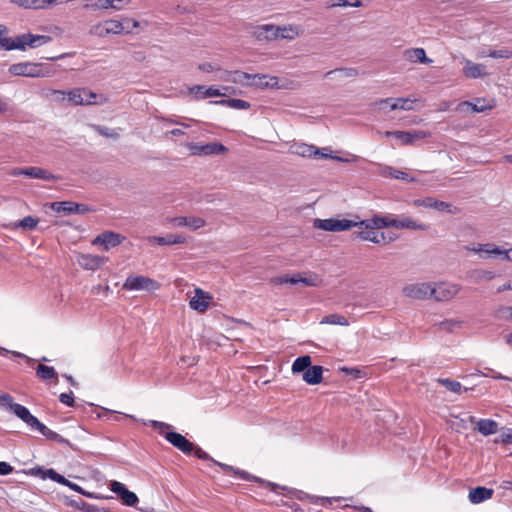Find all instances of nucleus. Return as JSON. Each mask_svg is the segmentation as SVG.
Returning a JSON list of instances; mask_svg holds the SVG:
<instances>
[{"instance_id": "1", "label": "nucleus", "mask_w": 512, "mask_h": 512, "mask_svg": "<svg viewBox=\"0 0 512 512\" xmlns=\"http://www.w3.org/2000/svg\"><path fill=\"white\" fill-rule=\"evenodd\" d=\"M0 407L3 409L11 411L15 416H17L20 420H22L31 430H37L43 436H45L48 440L57 442V443H67V440L64 439L60 434L55 431H52L43 423H41L37 417H35L29 409L19 403H15L14 399L9 394L0 395Z\"/></svg>"}, {"instance_id": "2", "label": "nucleus", "mask_w": 512, "mask_h": 512, "mask_svg": "<svg viewBox=\"0 0 512 512\" xmlns=\"http://www.w3.org/2000/svg\"><path fill=\"white\" fill-rule=\"evenodd\" d=\"M137 27H139V22L131 18H123L121 21L107 19L92 25L89 29V34L91 36L104 38L109 35L128 34L132 29Z\"/></svg>"}, {"instance_id": "3", "label": "nucleus", "mask_w": 512, "mask_h": 512, "mask_svg": "<svg viewBox=\"0 0 512 512\" xmlns=\"http://www.w3.org/2000/svg\"><path fill=\"white\" fill-rule=\"evenodd\" d=\"M51 40L52 38L48 35H34L31 33H25L18 35L15 38H2V40H0V46L7 51H25L27 48L40 47L44 44L51 42Z\"/></svg>"}, {"instance_id": "4", "label": "nucleus", "mask_w": 512, "mask_h": 512, "mask_svg": "<svg viewBox=\"0 0 512 512\" xmlns=\"http://www.w3.org/2000/svg\"><path fill=\"white\" fill-rule=\"evenodd\" d=\"M144 425H150L154 429H156L159 434L164 435L165 439L172 444L174 447L179 449L184 454H190L194 450V444L190 442L186 437L177 432H166V430L172 428L170 424L157 421V420H148L144 421Z\"/></svg>"}, {"instance_id": "5", "label": "nucleus", "mask_w": 512, "mask_h": 512, "mask_svg": "<svg viewBox=\"0 0 512 512\" xmlns=\"http://www.w3.org/2000/svg\"><path fill=\"white\" fill-rule=\"evenodd\" d=\"M9 73L15 76H24L31 78H44L54 75V70L42 63L20 62L12 64Z\"/></svg>"}, {"instance_id": "6", "label": "nucleus", "mask_w": 512, "mask_h": 512, "mask_svg": "<svg viewBox=\"0 0 512 512\" xmlns=\"http://www.w3.org/2000/svg\"><path fill=\"white\" fill-rule=\"evenodd\" d=\"M467 251L478 254L481 258H501L510 260L508 249H502L493 243L470 244L465 247Z\"/></svg>"}, {"instance_id": "7", "label": "nucleus", "mask_w": 512, "mask_h": 512, "mask_svg": "<svg viewBox=\"0 0 512 512\" xmlns=\"http://www.w3.org/2000/svg\"><path fill=\"white\" fill-rule=\"evenodd\" d=\"M187 149L193 156L221 155L227 153L228 149L219 142L210 143H187Z\"/></svg>"}, {"instance_id": "8", "label": "nucleus", "mask_w": 512, "mask_h": 512, "mask_svg": "<svg viewBox=\"0 0 512 512\" xmlns=\"http://www.w3.org/2000/svg\"><path fill=\"white\" fill-rule=\"evenodd\" d=\"M314 227L324 231L340 232L350 230L353 227H358L357 221L349 219H315Z\"/></svg>"}, {"instance_id": "9", "label": "nucleus", "mask_w": 512, "mask_h": 512, "mask_svg": "<svg viewBox=\"0 0 512 512\" xmlns=\"http://www.w3.org/2000/svg\"><path fill=\"white\" fill-rule=\"evenodd\" d=\"M159 288V283L143 275H131L127 277L123 284V289L130 291H154Z\"/></svg>"}, {"instance_id": "10", "label": "nucleus", "mask_w": 512, "mask_h": 512, "mask_svg": "<svg viewBox=\"0 0 512 512\" xmlns=\"http://www.w3.org/2000/svg\"><path fill=\"white\" fill-rule=\"evenodd\" d=\"M415 101L410 98H386L376 101L373 105L386 113L394 110L409 111L413 109Z\"/></svg>"}, {"instance_id": "11", "label": "nucleus", "mask_w": 512, "mask_h": 512, "mask_svg": "<svg viewBox=\"0 0 512 512\" xmlns=\"http://www.w3.org/2000/svg\"><path fill=\"white\" fill-rule=\"evenodd\" d=\"M402 293L405 297L425 300L432 297V284L431 283H412L403 287Z\"/></svg>"}, {"instance_id": "12", "label": "nucleus", "mask_w": 512, "mask_h": 512, "mask_svg": "<svg viewBox=\"0 0 512 512\" xmlns=\"http://www.w3.org/2000/svg\"><path fill=\"white\" fill-rule=\"evenodd\" d=\"M460 291L457 284L439 283L432 284V297L436 301L446 302L453 299Z\"/></svg>"}, {"instance_id": "13", "label": "nucleus", "mask_w": 512, "mask_h": 512, "mask_svg": "<svg viewBox=\"0 0 512 512\" xmlns=\"http://www.w3.org/2000/svg\"><path fill=\"white\" fill-rule=\"evenodd\" d=\"M361 230L354 232L352 234L354 239H360L365 241H371L375 244H386L393 241L392 237H389L388 239L385 236L384 232L377 231L376 228H365V227H359Z\"/></svg>"}, {"instance_id": "14", "label": "nucleus", "mask_w": 512, "mask_h": 512, "mask_svg": "<svg viewBox=\"0 0 512 512\" xmlns=\"http://www.w3.org/2000/svg\"><path fill=\"white\" fill-rule=\"evenodd\" d=\"M272 282L276 285H279V284L296 285V284L301 283L305 286H316L317 285V277H315V276L305 277L301 273H295L292 276L285 275V276L276 277L272 280Z\"/></svg>"}, {"instance_id": "15", "label": "nucleus", "mask_w": 512, "mask_h": 512, "mask_svg": "<svg viewBox=\"0 0 512 512\" xmlns=\"http://www.w3.org/2000/svg\"><path fill=\"white\" fill-rule=\"evenodd\" d=\"M53 211L65 214H84L90 211V208L85 204H78L71 201L53 202L51 204Z\"/></svg>"}, {"instance_id": "16", "label": "nucleus", "mask_w": 512, "mask_h": 512, "mask_svg": "<svg viewBox=\"0 0 512 512\" xmlns=\"http://www.w3.org/2000/svg\"><path fill=\"white\" fill-rule=\"evenodd\" d=\"M110 489L112 492L117 494L127 506H135L139 501L137 495L134 492L129 491L121 482L112 481L110 483Z\"/></svg>"}, {"instance_id": "17", "label": "nucleus", "mask_w": 512, "mask_h": 512, "mask_svg": "<svg viewBox=\"0 0 512 512\" xmlns=\"http://www.w3.org/2000/svg\"><path fill=\"white\" fill-rule=\"evenodd\" d=\"M413 204L416 207H425V208L435 209V210H438L441 212L455 213V211L452 209V205L450 203H447L444 201H439L432 197H427L424 199H416V200H414Z\"/></svg>"}, {"instance_id": "18", "label": "nucleus", "mask_w": 512, "mask_h": 512, "mask_svg": "<svg viewBox=\"0 0 512 512\" xmlns=\"http://www.w3.org/2000/svg\"><path fill=\"white\" fill-rule=\"evenodd\" d=\"M430 136L431 133L424 130L398 131V133H394V137L398 139L402 145H412L416 141Z\"/></svg>"}, {"instance_id": "19", "label": "nucleus", "mask_w": 512, "mask_h": 512, "mask_svg": "<svg viewBox=\"0 0 512 512\" xmlns=\"http://www.w3.org/2000/svg\"><path fill=\"white\" fill-rule=\"evenodd\" d=\"M131 2L132 0H95L91 4L85 5V8H91L94 10L114 9L116 11H120Z\"/></svg>"}, {"instance_id": "20", "label": "nucleus", "mask_w": 512, "mask_h": 512, "mask_svg": "<svg viewBox=\"0 0 512 512\" xmlns=\"http://www.w3.org/2000/svg\"><path fill=\"white\" fill-rule=\"evenodd\" d=\"M53 94H59L64 96L67 94L68 101L74 105H92L94 103L93 100L84 99V94L87 93L86 88H74L67 93L61 90H52Z\"/></svg>"}, {"instance_id": "21", "label": "nucleus", "mask_w": 512, "mask_h": 512, "mask_svg": "<svg viewBox=\"0 0 512 512\" xmlns=\"http://www.w3.org/2000/svg\"><path fill=\"white\" fill-rule=\"evenodd\" d=\"M107 261L106 257L92 254H79L77 263L85 270H96Z\"/></svg>"}, {"instance_id": "22", "label": "nucleus", "mask_w": 512, "mask_h": 512, "mask_svg": "<svg viewBox=\"0 0 512 512\" xmlns=\"http://www.w3.org/2000/svg\"><path fill=\"white\" fill-rule=\"evenodd\" d=\"M280 27L271 25V24H265L257 26L254 30V36L259 41H272L279 39V32Z\"/></svg>"}, {"instance_id": "23", "label": "nucleus", "mask_w": 512, "mask_h": 512, "mask_svg": "<svg viewBox=\"0 0 512 512\" xmlns=\"http://www.w3.org/2000/svg\"><path fill=\"white\" fill-rule=\"evenodd\" d=\"M428 225L424 223H419L413 218L405 215L398 216L397 218H393V228L395 229H411V230H421L425 231L428 229Z\"/></svg>"}, {"instance_id": "24", "label": "nucleus", "mask_w": 512, "mask_h": 512, "mask_svg": "<svg viewBox=\"0 0 512 512\" xmlns=\"http://www.w3.org/2000/svg\"><path fill=\"white\" fill-rule=\"evenodd\" d=\"M494 104L489 103L485 98H477L475 102L463 101L458 104L456 110L463 112L465 108H471L473 112L481 113L491 110Z\"/></svg>"}, {"instance_id": "25", "label": "nucleus", "mask_w": 512, "mask_h": 512, "mask_svg": "<svg viewBox=\"0 0 512 512\" xmlns=\"http://www.w3.org/2000/svg\"><path fill=\"white\" fill-rule=\"evenodd\" d=\"M358 227H365V228H376V229H382V228H388L393 227V218L389 216H374L371 219H365L357 222Z\"/></svg>"}, {"instance_id": "26", "label": "nucleus", "mask_w": 512, "mask_h": 512, "mask_svg": "<svg viewBox=\"0 0 512 512\" xmlns=\"http://www.w3.org/2000/svg\"><path fill=\"white\" fill-rule=\"evenodd\" d=\"M124 237L114 232H104L97 236L93 241L94 244H101L105 250H109L111 247H116L122 243Z\"/></svg>"}, {"instance_id": "27", "label": "nucleus", "mask_w": 512, "mask_h": 512, "mask_svg": "<svg viewBox=\"0 0 512 512\" xmlns=\"http://www.w3.org/2000/svg\"><path fill=\"white\" fill-rule=\"evenodd\" d=\"M211 297L203 290L196 288L195 295L190 299V307L193 310L204 312L208 309Z\"/></svg>"}, {"instance_id": "28", "label": "nucleus", "mask_w": 512, "mask_h": 512, "mask_svg": "<svg viewBox=\"0 0 512 512\" xmlns=\"http://www.w3.org/2000/svg\"><path fill=\"white\" fill-rule=\"evenodd\" d=\"M172 222L178 227H188L191 230H197L205 226V220L200 217H175Z\"/></svg>"}, {"instance_id": "29", "label": "nucleus", "mask_w": 512, "mask_h": 512, "mask_svg": "<svg viewBox=\"0 0 512 512\" xmlns=\"http://www.w3.org/2000/svg\"><path fill=\"white\" fill-rule=\"evenodd\" d=\"M148 241L158 245H174L185 243L186 237L180 234H167L166 236H150Z\"/></svg>"}, {"instance_id": "30", "label": "nucleus", "mask_w": 512, "mask_h": 512, "mask_svg": "<svg viewBox=\"0 0 512 512\" xmlns=\"http://www.w3.org/2000/svg\"><path fill=\"white\" fill-rule=\"evenodd\" d=\"M404 57L406 60L412 63H423L430 64L432 63V59L426 56V52L423 48H410L404 51Z\"/></svg>"}, {"instance_id": "31", "label": "nucleus", "mask_w": 512, "mask_h": 512, "mask_svg": "<svg viewBox=\"0 0 512 512\" xmlns=\"http://www.w3.org/2000/svg\"><path fill=\"white\" fill-rule=\"evenodd\" d=\"M323 367L319 365L311 366L303 373V380L309 385H317L322 382Z\"/></svg>"}, {"instance_id": "32", "label": "nucleus", "mask_w": 512, "mask_h": 512, "mask_svg": "<svg viewBox=\"0 0 512 512\" xmlns=\"http://www.w3.org/2000/svg\"><path fill=\"white\" fill-rule=\"evenodd\" d=\"M190 92L194 94V97L196 99H205L210 97H217L223 95L220 90L214 86H210L208 88H205L201 85L193 86L190 89Z\"/></svg>"}, {"instance_id": "33", "label": "nucleus", "mask_w": 512, "mask_h": 512, "mask_svg": "<svg viewBox=\"0 0 512 512\" xmlns=\"http://www.w3.org/2000/svg\"><path fill=\"white\" fill-rule=\"evenodd\" d=\"M493 490L486 488V487H476L472 488L469 492V500L474 503L478 504L485 500H488L492 497Z\"/></svg>"}, {"instance_id": "34", "label": "nucleus", "mask_w": 512, "mask_h": 512, "mask_svg": "<svg viewBox=\"0 0 512 512\" xmlns=\"http://www.w3.org/2000/svg\"><path fill=\"white\" fill-rule=\"evenodd\" d=\"M465 66L463 68V74L467 78L476 79L481 78L486 75V73L483 72V69L485 68L482 64H476L472 62L471 60H465Z\"/></svg>"}, {"instance_id": "35", "label": "nucleus", "mask_w": 512, "mask_h": 512, "mask_svg": "<svg viewBox=\"0 0 512 512\" xmlns=\"http://www.w3.org/2000/svg\"><path fill=\"white\" fill-rule=\"evenodd\" d=\"M251 78H254L251 80V86L250 87H256V88H267V87H274L277 85L278 81L276 77H269L263 74H252Z\"/></svg>"}, {"instance_id": "36", "label": "nucleus", "mask_w": 512, "mask_h": 512, "mask_svg": "<svg viewBox=\"0 0 512 512\" xmlns=\"http://www.w3.org/2000/svg\"><path fill=\"white\" fill-rule=\"evenodd\" d=\"M252 74L242 72V71H233L228 73V77L226 78L227 81H230L232 83L241 85L243 87H250L251 86V80L254 78H251Z\"/></svg>"}, {"instance_id": "37", "label": "nucleus", "mask_w": 512, "mask_h": 512, "mask_svg": "<svg viewBox=\"0 0 512 512\" xmlns=\"http://www.w3.org/2000/svg\"><path fill=\"white\" fill-rule=\"evenodd\" d=\"M14 4L23 9L44 10L48 9L46 0H10Z\"/></svg>"}, {"instance_id": "38", "label": "nucleus", "mask_w": 512, "mask_h": 512, "mask_svg": "<svg viewBox=\"0 0 512 512\" xmlns=\"http://www.w3.org/2000/svg\"><path fill=\"white\" fill-rule=\"evenodd\" d=\"M291 149L294 154L302 157L317 156L320 153V149L305 143L295 144L291 147Z\"/></svg>"}, {"instance_id": "39", "label": "nucleus", "mask_w": 512, "mask_h": 512, "mask_svg": "<svg viewBox=\"0 0 512 512\" xmlns=\"http://www.w3.org/2000/svg\"><path fill=\"white\" fill-rule=\"evenodd\" d=\"M25 176L42 180H54L56 177L48 170L40 167H26Z\"/></svg>"}, {"instance_id": "40", "label": "nucleus", "mask_w": 512, "mask_h": 512, "mask_svg": "<svg viewBox=\"0 0 512 512\" xmlns=\"http://www.w3.org/2000/svg\"><path fill=\"white\" fill-rule=\"evenodd\" d=\"M477 430L484 436L492 435L498 431V423L491 419H480L477 422Z\"/></svg>"}, {"instance_id": "41", "label": "nucleus", "mask_w": 512, "mask_h": 512, "mask_svg": "<svg viewBox=\"0 0 512 512\" xmlns=\"http://www.w3.org/2000/svg\"><path fill=\"white\" fill-rule=\"evenodd\" d=\"M212 462L216 465H218L219 467H221L223 469L224 472L226 473H234L235 475L239 476L241 479L243 480H248V481H259V479L257 477H254L252 475H250L249 473H247L246 471H243V470H239L237 468H234L233 466H230V465H227V464H224V463H220V462H217L215 460H212Z\"/></svg>"}, {"instance_id": "42", "label": "nucleus", "mask_w": 512, "mask_h": 512, "mask_svg": "<svg viewBox=\"0 0 512 512\" xmlns=\"http://www.w3.org/2000/svg\"><path fill=\"white\" fill-rule=\"evenodd\" d=\"M311 367V357L309 355H304L301 357H298L294 360L292 364V373H301L305 372L308 368Z\"/></svg>"}, {"instance_id": "43", "label": "nucleus", "mask_w": 512, "mask_h": 512, "mask_svg": "<svg viewBox=\"0 0 512 512\" xmlns=\"http://www.w3.org/2000/svg\"><path fill=\"white\" fill-rule=\"evenodd\" d=\"M213 104L224 105L237 110H246L250 108V103L241 99H228L220 101H212Z\"/></svg>"}, {"instance_id": "44", "label": "nucleus", "mask_w": 512, "mask_h": 512, "mask_svg": "<svg viewBox=\"0 0 512 512\" xmlns=\"http://www.w3.org/2000/svg\"><path fill=\"white\" fill-rule=\"evenodd\" d=\"M36 375L44 381L52 380L57 378V372L53 367L39 364L36 368Z\"/></svg>"}, {"instance_id": "45", "label": "nucleus", "mask_w": 512, "mask_h": 512, "mask_svg": "<svg viewBox=\"0 0 512 512\" xmlns=\"http://www.w3.org/2000/svg\"><path fill=\"white\" fill-rule=\"evenodd\" d=\"M383 175L394 179L414 181V178L410 177L406 172L394 169L390 166L383 169Z\"/></svg>"}, {"instance_id": "46", "label": "nucleus", "mask_w": 512, "mask_h": 512, "mask_svg": "<svg viewBox=\"0 0 512 512\" xmlns=\"http://www.w3.org/2000/svg\"><path fill=\"white\" fill-rule=\"evenodd\" d=\"M338 74L342 78H353L358 75V70L355 68H339L328 71L324 77L330 78L332 75Z\"/></svg>"}, {"instance_id": "47", "label": "nucleus", "mask_w": 512, "mask_h": 512, "mask_svg": "<svg viewBox=\"0 0 512 512\" xmlns=\"http://www.w3.org/2000/svg\"><path fill=\"white\" fill-rule=\"evenodd\" d=\"M322 324H332V325H341V326H348L349 321L346 317L338 314H330L325 316L322 321Z\"/></svg>"}, {"instance_id": "48", "label": "nucleus", "mask_w": 512, "mask_h": 512, "mask_svg": "<svg viewBox=\"0 0 512 512\" xmlns=\"http://www.w3.org/2000/svg\"><path fill=\"white\" fill-rule=\"evenodd\" d=\"M437 382L443 385L447 390L460 394L462 392V385L460 382L448 378H439Z\"/></svg>"}, {"instance_id": "49", "label": "nucleus", "mask_w": 512, "mask_h": 512, "mask_svg": "<svg viewBox=\"0 0 512 512\" xmlns=\"http://www.w3.org/2000/svg\"><path fill=\"white\" fill-rule=\"evenodd\" d=\"M495 277L494 272L488 270H475L471 274L474 282L480 283L482 281H490Z\"/></svg>"}, {"instance_id": "50", "label": "nucleus", "mask_w": 512, "mask_h": 512, "mask_svg": "<svg viewBox=\"0 0 512 512\" xmlns=\"http://www.w3.org/2000/svg\"><path fill=\"white\" fill-rule=\"evenodd\" d=\"M39 223V219L35 218L33 216H26L22 220H20L15 227L16 228H23L27 230H33L36 228V226Z\"/></svg>"}, {"instance_id": "51", "label": "nucleus", "mask_w": 512, "mask_h": 512, "mask_svg": "<svg viewBox=\"0 0 512 512\" xmlns=\"http://www.w3.org/2000/svg\"><path fill=\"white\" fill-rule=\"evenodd\" d=\"M279 38L280 39H294L299 35L298 29L294 26L280 27Z\"/></svg>"}, {"instance_id": "52", "label": "nucleus", "mask_w": 512, "mask_h": 512, "mask_svg": "<svg viewBox=\"0 0 512 512\" xmlns=\"http://www.w3.org/2000/svg\"><path fill=\"white\" fill-rule=\"evenodd\" d=\"M495 443L512 444V428H503L498 438L494 440Z\"/></svg>"}, {"instance_id": "53", "label": "nucleus", "mask_w": 512, "mask_h": 512, "mask_svg": "<svg viewBox=\"0 0 512 512\" xmlns=\"http://www.w3.org/2000/svg\"><path fill=\"white\" fill-rule=\"evenodd\" d=\"M95 130L102 136L112 139H118L120 134L117 130L104 126H95Z\"/></svg>"}, {"instance_id": "54", "label": "nucleus", "mask_w": 512, "mask_h": 512, "mask_svg": "<svg viewBox=\"0 0 512 512\" xmlns=\"http://www.w3.org/2000/svg\"><path fill=\"white\" fill-rule=\"evenodd\" d=\"M487 57L491 58H505L508 59L512 57V51L508 49H500V50H489V52L486 54Z\"/></svg>"}, {"instance_id": "55", "label": "nucleus", "mask_w": 512, "mask_h": 512, "mask_svg": "<svg viewBox=\"0 0 512 512\" xmlns=\"http://www.w3.org/2000/svg\"><path fill=\"white\" fill-rule=\"evenodd\" d=\"M84 99L93 100V104H103L107 101V98L103 95H98L92 91L87 90V93L83 95Z\"/></svg>"}, {"instance_id": "56", "label": "nucleus", "mask_w": 512, "mask_h": 512, "mask_svg": "<svg viewBox=\"0 0 512 512\" xmlns=\"http://www.w3.org/2000/svg\"><path fill=\"white\" fill-rule=\"evenodd\" d=\"M59 400L61 403L65 404L69 407L74 406V397H73L72 392L60 394Z\"/></svg>"}, {"instance_id": "57", "label": "nucleus", "mask_w": 512, "mask_h": 512, "mask_svg": "<svg viewBox=\"0 0 512 512\" xmlns=\"http://www.w3.org/2000/svg\"><path fill=\"white\" fill-rule=\"evenodd\" d=\"M38 472L41 474V477L43 479L48 478V479H51V480H53L55 482H56L57 476L59 474L54 469H51V468L50 469H45V470L39 469Z\"/></svg>"}, {"instance_id": "58", "label": "nucleus", "mask_w": 512, "mask_h": 512, "mask_svg": "<svg viewBox=\"0 0 512 512\" xmlns=\"http://www.w3.org/2000/svg\"><path fill=\"white\" fill-rule=\"evenodd\" d=\"M512 310V307L510 306H501L498 308L497 310V315L498 317L500 318H511V311Z\"/></svg>"}, {"instance_id": "59", "label": "nucleus", "mask_w": 512, "mask_h": 512, "mask_svg": "<svg viewBox=\"0 0 512 512\" xmlns=\"http://www.w3.org/2000/svg\"><path fill=\"white\" fill-rule=\"evenodd\" d=\"M193 451H194L195 456H196L197 458H199V459H202V460H211V461L213 460V459L209 456V454H208L207 452L203 451L200 447H195V446H194V450H193Z\"/></svg>"}, {"instance_id": "60", "label": "nucleus", "mask_w": 512, "mask_h": 512, "mask_svg": "<svg viewBox=\"0 0 512 512\" xmlns=\"http://www.w3.org/2000/svg\"><path fill=\"white\" fill-rule=\"evenodd\" d=\"M13 467L7 462H0V475H8L13 471Z\"/></svg>"}, {"instance_id": "61", "label": "nucleus", "mask_w": 512, "mask_h": 512, "mask_svg": "<svg viewBox=\"0 0 512 512\" xmlns=\"http://www.w3.org/2000/svg\"><path fill=\"white\" fill-rule=\"evenodd\" d=\"M332 6H341V7L353 6V7H359V6H361V2L360 1H356L355 3H350L347 0H337L336 3L332 4Z\"/></svg>"}, {"instance_id": "62", "label": "nucleus", "mask_w": 512, "mask_h": 512, "mask_svg": "<svg viewBox=\"0 0 512 512\" xmlns=\"http://www.w3.org/2000/svg\"><path fill=\"white\" fill-rule=\"evenodd\" d=\"M199 69L203 72H207V73H210V72H213V71H216V70H219L220 68L219 67H216L214 66L213 64L211 63H203V64H200L199 65Z\"/></svg>"}, {"instance_id": "63", "label": "nucleus", "mask_w": 512, "mask_h": 512, "mask_svg": "<svg viewBox=\"0 0 512 512\" xmlns=\"http://www.w3.org/2000/svg\"><path fill=\"white\" fill-rule=\"evenodd\" d=\"M440 326L443 328V329H446V330H452L454 327L458 326V323L457 322H454L452 320L450 321H444V322H441L440 323Z\"/></svg>"}, {"instance_id": "64", "label": "nucleus", "mask_w": 512, "mask_h": 512, "mask_svg": "<svg viewBox=\"0 0 512 512\" xmlns=\"http://www.w3.org/2000/svg\"><path fill=\"white\" fill-rule=\"evenodd\" d=\"M507 290H512V279L509 282H507L497 288L498 293H501V292H504Z\"/></svg>"}]
</instances>
